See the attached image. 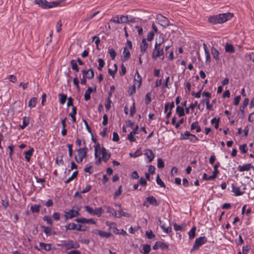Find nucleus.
I'll return each instance as SVG.
<instances>
[{
    "mask_svg": "<svg viewBox=\"0 0 254 254\" xmlns=\"http://www.w3.org/2000/svg\"><path fill=\"white\" fill-rule=\"evenodd\" d=\"M239 149L242 153H246L247 152V146L246 144L240 146Z\"/></svg>",
    "mask_w": 254,
    "mask_h": 254,
    "instance_id": "48",
    "label": "nucleus"
},
{
    "mask_svg": "<svg viewBox=\"0 0 254 254\" xmlns=\"http://www.w3.org/2000/svg\"><path fill=\"white\" fill-rule=\"evenodd\" d=\"M93 91V89L91 87H88L85 91L84 98L85 101H88L90 99V94Z\"/></svg>",
    "mask_w": 254,
    "mask_h": 254,
    "instance_id": "25",
    "label": "nucleus"
},
{
    "mask_svg": "<svg viewBox=\"0 0 254 254\" xmlns=\"http://www.w3.org/2000/svg\"><path fill=\"white\" fill-rule=\"evenodd\" d=\"M191 134L189 131H186L184 134H181L180 139L182 140L188 139Z\"/></svg>",
    "mask_w": 254,
    "mask_h": 254,
    "instance_id": "39",
    "label": "nucleus"
},
{
    "mask_svg": "<svg viewBox=\"0 0 254 254\" xmlns=\"http://www.w3.org/2000/svg\"><path fill=\"white\" fill-rule=\"evenodd\" d=\"M114 215L117 218H120L122 216H125L126 217H130V214L124 212L122 209H120L119 211H114Z\"/></svg>",
    "mask_w": 254,
    "mask_h": 254,
    "instance_id": "18",
    "label": "nucleus"
},
{
    "mask_svg": "<svg viewBox=\"0 0 254 254\" xmlns=\"http://www.w3.org/2000/svg\"><path fill=\"white\" fill-rule=\"evenodd\" d=\"M122 193V186H120L119 188V189L117 191H116L114 194V198H116L117 197L120 196Z\"/></svg>",
    "mask_w": 254,
    "mask_h": 254,
    "instance_id": "59",
    "label": "nucleus"
},
{
    "mask_svg": "<svg viewBox=\"0 0 254 254\" xmlns=\"http://www.w3.org/2000/svg\"><path fill=\"white\" fill-rule=\"evenodd\" d=\"M111 97V92H109V96L108 98V102L105 105V107L107 110L109 111L111 107V101H110V97Z\"/></svg>",
    "mask_w": 254,
    "mask_h": 254,
    "instance_id": "46",
    "label": "nucleus"
},
{
    "mask_svg": "<svg viewBox=\"0 0 254 254\" xmlns=\"http://www.w3.org/2000/svg\"><path fill=\"white\" fill-rule=\"evenodd\" d=\"M245 109L241 107L240 108V112L238 113V116L240 118L243 119L245 117Z\"/></svg>",
    "mask_w": 254,
    "mask_h": 254,
    "instance_id": "57",
    "label": "nucleus"
},
{
    "mask_svg": "<svg viewBox=\"0 0 254 254\" xmlns=\"http://www.w3.org/2000/svg\"><path fill=\"white\" fill-rule=\"evenodd\" d=\"M91 188V186L90 185H87L86 187L80 191L81 193H84L89 191Z\"/></svg>",
    "mask_w": 254,
    "mask_h": 254,
    "instance_id": "63",
    "label": "nucleus"
},
{
    "mask_svg": "<svg viewBox=\"0 0 254 254\" xmlns=\"http://www.w3.org/2000/svg\"><path fill=\"white\" fill-rule=\"evenodd\" d=\"M59 96L60 97L59 102L60 104L62 105L64 104L67 98L66 95L62 93H60L59 94Z\"/></svg>",
    "mask_w": 254,
    "mask_h": 254,
    "instance_id": "35",
    "label": "nucleus"
},
{
    "mask_svg": "<svg viewBox=\"0 0 254 254\" xmlns=\"http://www.w3.org/2000/svg\"><path fill=\"white\" fill-rule=\"evenodd\" d=\"M56 162L58 165H64V162L63 159V155H61L59 157H57L56 160Z\"/></svg>",
    "mask_w": 254,
    "mask_h": 254,
    "instance_id": "54",
    "label": "nucleus"
},
{
    "mask_svg": "<svg viewBox=\"0 0 254 254\" xmlns=\"http://www.w3.org/2000/svg\"><path fill=\"white\" fill-rule=\"evenodd\" d=\"M196 227H193L189 232V236L190 239H193L195 236Z\"/></svg>",
    "mask_w": 254,
    "mask_h": 254,
    "instance_id": "36",
    "label": "nucleus"
},
{
    "mask_svg": "<svg viewBox=\"0 0 254 254\" xmlns=\"http://www.w3.org/2000/svg\"><path fill=\"white\" fill-rule=\"evenodd\" d=\"M156 182L158 185H159L160 187L165 188V185L164 183L161 180V179L160 178L159 176L157 175V178H156Z\"/></svg>",
    "mask_w": 254,
    "mask_h": 254,
    "instance_id": "47",
    "label": "nucleus"
},
{
    "mask_svg": "<svg viewBox=\"0 0 254 254\" xmlns=\"http://www.w3.org/2000/svg\"><path fill=\"white\" fill-rule=\"evenodd\" d=\"M111 97V92H109V96L108 98V102L105 105V107L107 110L109 111L111 107V101H110V97Z\"/></svg>",
    "mask_w": 254,
    "mask_h": 254,
    "instance_id": "45",
    "label": "nucleus"
},
{
    "mask_svg": "<svg viewBox=\"0 0 254 254\" xmlns=\"http://www.w3.org/2000/svg\"><path fill=\"white\" fill-rule=\"evenodd\" d=\"M102 154V148H101L100 145L97 144L95 146V156L96 159V164L99 165L101 163V157H100Z\"/></svg>",
    "mask_w": 254,
    "mask_h": 254,
    "instance_id": "12",
    "label": "nucleus"
},
{
    "mask_svg": "<svg viewBox=\"0 0 254 254\" xmlns=\"http://www.w3.org/2000/svg\"><path fill=\"white\" fill-rule=\"evenodd\" d=\"M136 87H137L133 85L131 87L129 88L128 92L129 95H132L135 93Z\"/></svg>",
    "mask_w": 254,
    "mask_h": 254,
    "instance_id": "56",
    "label": "nucleus"
},
{
    "mask_svg": "<svg viewBox=\"0 0 254 254\" xmlns=\"http://www.w3.org/2000/svg\"><path fill=\"white\" fill-rule=\"evenodd\" d=\"M80 210V207L79 206H74L72 209L68 211H65L64 216L65 220H66L79 216Z\"/></svg>",
    "mask_w": 254,
    "mask_h": 254,
    "instance_id": "4",
    "label": "nucleus"
},
{
    "mask_svg": "<svg viewBox=\"0 0 254 254\" xmlns=\"http://www.w3.org/2000/svg\"><path fill=\"white\" fill-rule=\"evenodd\" d=\"M98 61L99 63V66L98 67V69L100 70L104 67L105 62L104 60L102 59H99Z\"/></svg>",
    "mask_w": 254,
    "mask_h": 254,
    "instance_id": "52",
    "label": "nucleus"
},
{
    "mask_svg": "<svg viewBox=\"0 0 254 254\" xmlns=\"http://www.w3.org/2000/svg\"><path fill=\"white\" fill-rule=\"evenodd\" d=\"M43 220L47 222V224L50 225H52L53 221L52 218L48 215H46L43 217Z\"/></svg>",
    "mask_w": 254,
    "mask_h": 254,
    "instance_id": "43",
    "label": "nucleus"
},
{
    "mask_svg": "<svg viewBox=\"0 0 254 254\" xmlns=\"http://www.w3.org/2000/svg\"><path fill=\"white\" fill-rule=\"evenodd\" d=\"M159 248H160L161 249L164 250L168 249L169 247L167 244L161 241H158L156 242L154 245L153 246V249L154 250H157Z\"/></svg>",
    "mask_w": 254,
    "mask_h": 254,
    "instance_id": "13",
    "label": "nucleus"
},
{
    "mask_svg": "<svg viewBox=\"0 0 254 254\" xmlns=\"http://www.w3.org/2000/svg\"><path fill=\"white\" fill-rule=\"evenodd\" d=\"M225 51L230 53H233L235 52V49L232 44H226L225 47Z\"/></svg>",
    "mask_w": 254,
    "mask_h": 254,
    "instance_id": "27",
    "label": "nucleus"
},
{
    "mask_svg": "<svg viewBox=\"0 0 254 254\" xmlns=\"http://www.w3.org/2000/svg\"><path fill=\"white\" fill-rule=\"evenodd\" d=\"M159 225L161 228L163 230V231L167 234H169L171 232L172 228L170 225V222L167 218H164L163 220H159Z\"/></svg>",
    "mask_w": 254,
    "mask_h": 254,
    "instance_id": "6",
    "label": "nucleus"
},
{
    "mask_svg": "<svg viewBox=\"0 0 254 254\" xmlns=\"http://www.w3.org/2000/svg\"><path fill=\"white\" fill-rule=\"evenodd\" d=\"M174 229L175 230V231H182L183 228V226L182 225H179L177 224L176 223L174 224Z\"/></svg>",
    "mask_w": 254,
    "mask_h": 254,
    "instance_id": "62",
    "label": "nucleus"
},
{
    "mask_svg": "<svg viewBox=\"0 0 254 254\" xmlns=\"http://www.w3.org/2000/svg\"><path fill=\"white\" fill-rule=\"evenodd\" d=\"M190 129L193 130L194 129H196V132H199L201 131V128L200 126L198 124L197 122H195L193 123L190 126Z\"/></svg>",
    "mask_w": 254,
    "mask_h": 254,
    "instance_id": "26",
    "label": "nucleus"
},
{
    "mask_svg": "<svg viewBox=\"0 0 254 254\" xmlns=\"http://www.w3.org/2000/svg\"><path fill=\"white\" fill-rule=\"evenodd\" d=\"M128 20L127 16L116 15L112 18V22L120 24L127 22Z\"/></svg>",
    "mask_w": 254,
    "mask_h": 254,
    "instance_id": "11",
    "label": "nucleus"
},
{
    "mask_svg": "<svg viewBox=\"0 0 254 254\" xmlns=\"http://www.w3.org/2000/svg\"><path fill=\"white\" fill-rule=\"evenodd\" d=\"M40 205L35 204L31 206L30 209L32 213H39L40 211Z\"/></svg>",
    "mask_w": 254,
    "mask_h": 254,
    "instance_id": "34",
    "label": "nucleus"
},
{
    "mask_svg": "<svg viewBox=\"0 0 254 254\" xmlns=\"http://www.w3.org/2000/svg\"><path fill=\"white\" fill-rule=\"evenodd\" d=\"M205 55L206 57V63H209L210 62V56L208 50H205Z\"/></svg>",
    "mask_w": 254,
    "mask_h": 254,
    "instance_id": "60",
    "label": "nucleus"
},
{
    "mask_svg": "<svg viewBox=\"0 0 254 254\" xmlns=\"http://www.w3.org/2000/svg\"><path fill=\"white\" fill-rule=\"evenodd\" d=\"M142 154V151L141 149H138L136 150L134 153H130L129 156L133 158H136L140 156Z\"/></svg>",
    "mask_w": 254,
    "mask_h": 254,
    "instance_id": "31",
    "label": "nucleus"
},
{
    "mask_svg": "<svg viewBox=\"0 0 254 254\" xmlns=\"http://www.w3.org/2000/svg\"><path fill=\"white\" fill-rule=\"evenodd\" d=\"M82 73L86 78L88 79H91L94 76V72L93 69L91 68L88 70L83 69L82 70Z\"/></svg>",
    "mask_w": 254,
    "mask_h": 254,
    "instance_id": "15",
    "label": "nucleus"
},
{
    "mask_svg": "<svg viewBox=\"0 0 254 254\" xmlns=\"http://www.w3.org/2000/svg\"><path fill=\"white\" fill-rule=\"evenodd\" d=\"M35 4L44 9H48L58 6L61 1L49 2L46 0H34Z\"/></svg>",
    "mask_w": 254,
    "mask_h": 254,
    "instance_id": "2",
    "label": "nucleus"
},
{
    "mask_svg": "<svg viewBox=\"0 0 254 254\" xmlns=\"http://www.w3.org/2000/svg\"><path fill=\"white\" fill-rule=\"evenodd\" d=\"M233 14L230 12L220 14L215 16H213L209 17L208 21L213 24L222 23H224L233 16Z\"/></svg>",
    "mask_w": 254,
    "mask_h": 254,
    "instance_id": "1",
    "label": "nucleus"
},
{
    "mask_svg": "<svg viewBox=\"0 0 254 254\" xmlns=\"http://www.w3.org/2000/svg\"><path fill=\"white\" fill-rule=\"evenodd\" d=\"M211 53H212V55L213 57L214 58V59H215L216 60H219V53L218 51L216 49H215V48L212 47L211 48Z\"/></svg>",
    "mask_w": 254,
    "mask_h": 254,
    "instance_id": "29",
    "label": "nucleus"
},
{
    "mask_svg": "<svg viewBox=\"0 0 254 254\" xmlns=\"http://www.w3.org/2000/svg\"><path fill=\"white\" fill-rule=\"evenodd\" d=\"M75 221L78 222V223H83V224H84V223H87V219L86 218H77Z\"/></svg>",
    "mask_w": 254,
    "mask_h": 254,
    "instance_id": "61",
    "label": "nucleus"
},
{
    "mask_svg": "<svg viewBox=\"0 0 254 254\" xmlns=\"http://www.w3.org/2000/svg\"><path fill=\"white\" fill-rule=\"evenodd\" d=\"M144 155L148 159V163H150L152 161L154 158L155 155L153 153L152 151L150 149H147L145 150Z\"/></svg>",
    "mask_w": 254,
    "mask_h": 254,
    "instance_id": "17",
    "label": "nucleus"
},
{
    "mask_svg": "<svg viewBox=\"0 0 254 254\" xmlns=\"http://www.w3.org/2000/svg\"><path fill=\"white\" fill-rule=\"evenodd\" d=\"M73 82L74 85L75 86L76 88L77 89V90H79L80 87L79 85V81L77 77L74 78L73 79Z\"/></svg>",
    "mask_w": 254,
    "mask_h": 254,
    "instance_id": "55",
    "label": "nucleus"
},
{
    "mask_svg": "<svg viewBox=\"0 0 254 254\" xmlns=\"http://www.w3.org/2000/svg\"><path fill=\"white\" fill-rule=\"evenodd\" d=\"M142 78L139 74L138 70L136 71L135 76L133 80V85L136 86L138 88H140L141 85Z\"/></svg>",
    "mask_w": 254,
    "mask_h": 254,
    "instance_id": "14",
    "label": "nucleus"
},
{
    "mask_svg": "<svg viewBox=\"0 0 254 254\" xmlns=\"http://www.w3.org/2000/svg\"><path fill=\"white\" fill-rule=\"evenodd\" d=\"M6 78L12 83H15L17 81L16 77L14 75H9Z\"/></svg>",
    "mask_w": 254,
    "mask_h": 254,
    "instance_id": "50",
    "label": "nucleus"
},
{
    "mask_svg": "<svg viewBox=\"0 0 254 254\" xmlns=\"http://www.w3.org/2000/svg\"><path fill=\"white\" fill-rule=\"evenodd\" d=\"M146 237H147V238H148L149 239H153L155 237V235L153 233V232L151 230L146 231Z\"/></svg>",
    "mask_w": 254,
    "mask_h": 254,
    "instance_id": "51",
    "label": "nucleus"
},
{
    "mask_svg": "<svg viewBox=\"0 0 254 254\" xmlns=\"http://www.w3.org/2000/svg\"><path fill=\"white\" fill-rule=\"evenodd\" d=\"M251 168H254V166L251 163H248L244 165H239L238 167V170L240 172L248 171Z\"/></svg>",
    "mask_w": 254,
    "mask_h": 254,
    "instance_id": "16",
    "label": "nucleus"
},
{
    "mask_svg": "<svg viewBox=\"0 0 254 254\" xmlns=\"http://www.w3.org/2000/svg\"><path fill=\"white\" fill-rule=\"evenodd\" d=\"M159 22H160V24L164 27L168 26L170 24L168 19L162 15L161 16L160 19H159Z\"/></svg>",
    "mask_w": 254,
    "mask_h": 254,
    "instance_id": "23",
    "label": "nucleus"
},
{
    "mask_svg": "<svg viewBox=\"0 0 254 254\" xmlns=\"http://www.w3.org/2000/svg\"><path fill=\"white\" fill-rule=\"evenodd\" d=\"M151 94L150 93H148L145 96V103L148 105L151 102Z\"/></svg>",
    "mask_w": 254,
    "mask_h": 254,
    "instance_id": "58",
    "label": "nucleus"
},
{
    "mask_svg": "<svg viewBox=\"0 0 254 254\" xmlns=\"http://www.w3.org/2000/svg\"><path fill=\"white\" fill-rule=\"evenodd\" d=\"M76 224L74 223H70L67 225L65 226L66 230H75L76 229Z\"/></svg>",
    "mask_w": 254,
    "mask_h": 254,
    "instance_id": "41",
    "label": "nucleus"
},
{
    "mask_svg": "<svg viewBox=\"0 0 254 254\" xmlns=\"http://www.w3.org/2000/svg\"><path fill=\"white\" fill-rule=\"evenodd\" d=\"M110 154L109 153L107 150L103 147L102 148V157L101 159H102L104 162H107L109 158H110Z\"/></svg>",
    "mask_w": 254,
    "mask_h": 254,
    "instance_id": "20",
    "label": "nucleus"
},
{
    "mask_svg": "<svg viewBox=\"0 0 254 254\" xmlns=\"http://www.w3.org/2000/svg\"><path fill=\"white\" fill-rule=\"evenodd\" d=\"M149 204H152L153 206H158L159 203L153 196H149L146 198L143 203V205L148 207Z\"/></svg>",
    "mask_w": 254,
    "mask_h": 254,
    "instance_id": "8",
    "label": "nucleus"
},
{
    "mask_svg": "<svg viewBox=\"0 0 254 254\" xmlns=\"http://www.w3.org/2000/svg\"><path fill=\"white\" fill-rule=\"evenodd\" d=\"M70 64L71 66V68L73 70H75L76 72H78L79 70V68L78 67L76 61L74 60H72L70 61Z\"/></svg>",
    "mask_w": 254,
    "mask_h": 254,
    "instance_id": "32",
    "label": "nucleus"
},
{
    "mask_svg": "<svg viewBox=\"0 0 254 254\" xmlns=\"http://www.w3.org/2000/svg\"><path fill=\"white\" fill-rule=\"evenodd\" d=\"M37 99L35 97L32 98L28 102V106L30 108L35 107L37 104Z\"/></svg>",
    "mask_w": 254,
    "mask_h": 254,
    "instance_id": "33",
    "label": "nucleus"
},
{
    "mask_svg": "<svg viewBox=\"0 0 254 254\" xmlns=\"http://www.w3.org/2000/svg\"><path fill=\"white\" fill-rule=\"evenodd\" d=\"M34 151V149L33 148H31L28 151L24 152V154H25V158L27 162H30L31 156L32 155Z\"/></svg>",
    "mask_w": 254,
    "mask_h": 254,
    "instance_id": "24",
    "label": "nucleus"
},
{
    "mask_svg": "<svg viewBox=\"0 0 254 254\" xmlns=\"http://www.w3.org/2000/svg\"><path fill=\"white\" fill-rule=\"evenodd\" d=\"M164 42V39L162 38V41L160 43L156 42L154 49L153 50L152 57L153 59H156L158 57H160L164 55L163 48L162 47V43Z\"/></svg>",
    "mask_w": 254,
    "mask_h": 254,
    "instance_id": "3",
    "label": "nucleus"
},
{
    "mask_svg": "<svg viewBox=\"0 0 254 254\" xmlns=\"http://www.w3.org/2000/svg\"><path fill=\"white\" fill-rule=\"evenodd\" d=\"M88 151V149L86 147L77 149V152L78 156L75 157V159L77 163L82 162L83 159L86 157Z\"/></svg>",
    "mask_w": 254,
    "mask_h": 254,
    "instance_id": "5",
    "label": "nucleus"
},
{
    "mask_svg": "<svg viewBox=\"0 0 254 254\" xmlns=\"http://www.w3.org/2000/svg\"><path fill=\"white\" fill-rule=\"evenodd\" d=\"M123 56L126 60H127L130 57V52L127 48H125L124 50Z\"/></svg>",
    "mask_w": 254,
    "mask_h": 254,
    "instance_id": "40",
    "label": "nucleus"
},
{
    "mask_svg": "<svg viewBox=\"0 0 254 254\" xmlns=\"http://www.w3.org/2000/svg\"><path fill=\"white\" fill-rule=\"evenodd\" d=\"M135 134L132 133V132H130L129 134L127 135V139L130 141V142H135L136 141V139L135 137L134 136V135Z\"/></svg>",
    "mask_w": 254,
    "mask_h": 254,
    "instance_id": "53",
    "label": "nucleus"
},
{
    "mask_svg": "<svg viewBox=\"0 0 254 254\" xmlns=\"http://www.w3.org/2000/svg\"><path fill=\"white\" fill-rule=\"evenodd\" d=\"M62 23L61 20H59L57 23L56 29L58 32H60L62 30Z\"/></svg>",
    "mask_w": 254,
    "mask_h": 254,
    "instance_id": "64",
    "label": "nucleus"
},
{
    "mask_svg": "<svg viewBox=\"0 0 254 254\" xmlns=\"http://www.w3.org/2000/svg\"><path fill=\"white\" fill-rule=\"evenodd\" d=\"M60 246L67 250H69L72 248H78L79 247V245L77 243H74L72 240L65 242Z\"/></svg>",
    "mask_w": 254,
    "mask_h": 254,
    "instance_id": "9",
    "label": "nucleus"
},
{
    "mask_svg": "<svg viewBox=\"0 0 254 254\" xmlns=\"http://www.w3.org/2000/svg\"><path fill=\"white\" fill-rule=\"evenodd\" d=\"M93 233L95 234L99 235L102 238H109L111 236L110 233H107L100 230H95Z\"/></svg>",
    "mask_w": 254,
    "mask_h": 254,
    "instance_id": "19",
    "label": "nucleus"
},
{
    "mask_svg": "<svg viewBox=\"0 0 254 254\" xmlns=\"http://www.w3.org/2000/svg\"><path fill=\"white\" fill-rule=\"evenodd\" d=\"M207 241V239L205 236L197 238L194 243L193 249L194 250L199 248L201 246L206 243Z\"/></svg>",
    "mask_w": 254,
    "mask_h": 254,
    "instance_id": "10",
    "label": "nucleus"
},
{
    "mask_svg": "<svg viewBox=\"0 0 254 254\" xmlns=\"http://www.w3.org/2000/svg\"><path fill=\"white\" fill-rule=\"evenodd\" d=\"M232 191L234 193L236 196L241 195L244 193V191H241L240 188L236 186L234 184H232Z\"/></svg>",
    "mask_w": 254,
    "mask_h": 254,
    "instance_id": "21",
    "label": "nucleus"
},
{
    "mask_svg": "<svg viewBox=\"0 0 254 254\" xmlns=\"http://www.w3.org/2000/svg\"><path fill=\"white\" fill-rule=\"evenodd\" d=\"M176 112L179 117H182L185 115V111L183 107L178 106L176 108Z\"/></svg>",
    "mask_w": 254,
    "mask_h": 254,
    "instance_id": "30",
    "label": "nucleus"
},
{
    "mask_svg": "<svg viewBox=\"0 0 254 254\" xmlns=\"http://www.w3.org/2000/svg\"><path fill=\"white\" fill-rule=\"evenodd\" d=\"M148 47V44L147 43L146 39L145 38L142 39L140 44V50L142 54H144Z\"/></svg>",
    "mask_w": 254,
    "mask_h": 254,
    "instance_id": "22",
    "label": "nucleus"
},
{
    "mask_svg": "<svg viewBox=\"0 0 254 254\" xmlns=\"http://www.w3.org/2000/svg\"><path fill=\"white\" fill-rule=\"evenodd\" d=\"M77 175H78V171H74L72 175L65 181V183L66 184H68V183H70L73 179L76 178Z\"/></svg>",
    "mask_w": 254,
    "mask_h": 254,
    "instance_id": "37",
    "label": "nucleus"
},
{
    "mask_svg": "<svg viewBox=\"0 0 254 254\" xmlns=\"http://www.w3.org/2000/svg\"><path fill=\"white\" fill-rule=\"evenodd\" d=\"M41 229L43 230V231L44 232V233L47 235H52L53 233V232H52V229L49 227H47V226H41Z\"/></svg>",
    "mask_w": 254,
    "mask_h": 254,
    "instance_id": "28",
    "label": "nucleus"
},
{
    "mask_svg": "<svg viewBox=\"0 0 254 254\" xmlns=\"http://www.w3.org/2000/svg\"><path fill=\"white\" fill-rule=\"evenodd\" d=\"M39 245L41 249L45 251H48L51 249V246L49 244H46L44 243H40Z\"/></svg>",
    "mask_w": 254,
    "mask_h": 254,
    "instance_id": "38",
    "label": "nucleus"
},
{
    "mask_svg": "<svg viewBox=\"0 0 254 254\" xmlns=\"http://www.w3.org/2000/svg\"><path fill=\"white\" fill-rule=\"evenodd\" d=\"M143 250L144 254H148L151 250L150 246L147 244L144 245L143 247Z\"/></svg>",
    "mask_w": 254,
    "mask_h": 254,
    "instance_id": "44",
    "label": "nucleus"
},
{
    "mask_svg": "<svg viewBox=\"0 0 254 254\" xmlns=\"http://www.w3.org/2000/svg\"><path fill=\"white\" fill-rule=\"evenodd\" d=\"M157 167L159 169H162L164 167V163L161 158H158L157 160Z\"/></svg>",
    "mask_w": 254,
    "mask_h": 254,
    "instance_id": "49",
    "label": "nucleus"
},
{
    "mask_svg": "<svg viewBox=\"0 0 254 254\" xmlns=\"http://www.w3.org/2000/svg\"><path fill=\"white\" fill-rule=\"evenodd\" d=\"M85 209L88 213L92 215L100 216L102 214V208L101 207L95 208L94 209L93 208L90 207L89 206L86 205L85 206Z\"/></svg>",
    "mask_w": 254,
    "mask_h": 254,
    "instance_id": "7",
    "label": "nucleus"
},
{
    "mask_svg": "<svg viewBox=\"0 0 254 254\" xmlns=\"http://www.w3.org/2000/svg\"><path fill=\"white\" fill-rule=\"evenodd\" d=\"M190 142L195 143L199 140L198 138L194 134H191L188 139Z\"/></svg>",
    "mask_w": 254,
    "mask_h": 254,
    "instance_id": "42",
    "label": "nucleus"
}]
</instances>
